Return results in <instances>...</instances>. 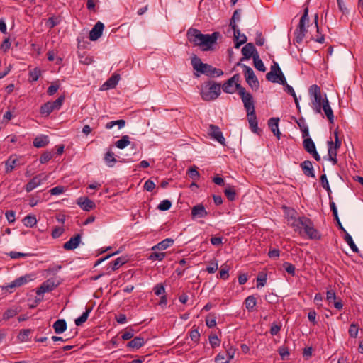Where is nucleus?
Masks as SVG:
<instances>
[{
  "mask_svg": "<svg viewBox=\"0 0 363 363\" xmlns=\"http://www.w3.org/2000/svg\"><path fill=\"white\" fill-rule=\"evenodd\" d=\"M220 36L219 32L203 34L199 30L193 28H190L186 32L189 42L194 46L199 47L202 51L213 50Z\"/></svg>",
  "mask_w": 363,
  "mask_h": 363,
  "instance_id": "1",
  "label": "nucleus"
},
{
  "mask_svg": "<svg viewBox=\"0 0 363 363\" xmlns=\"http://www.w3.org/2000/svg\"><path fill=\"white\" fill-rule=\"evenodd\" d=\"M294 230L301 234V228H303L305 233L311 240H320L321 235L320 233L314 228L313 222L305 216L299 217L291 224Z\"/></svg>",
  "mask_w": 363,
  "mask_h": 363,
  "instance_id": "2",
  "label": "nucleus"
},
{
  "mask_svg": "<svg viewBox=\"0 0 363 363\" xmlns=\"http://www.w3.org/2000/svg\"><path fill=\"white\" fill-rule=\"evenodd\" d=\"M191 64L194 69L198 72L194 73L195 76L199 77L201 74H205L209 77H219L223 74V72L212 65L202 62L201 60L194 55L191 59Z\"/></svg>",
  "mask_w": 363,
  "mask_h": 363,
  "instance_id": "3",
  "label": "nucleus"
},
{
  "mask_svg": "<svg viewBox=\"0 0 363 363\" xmlns=\"http://www.w3.org/2000/svg\"><path fill=\"white\" fill-rule=\"evenodd\" d=\"M266 79L273 83L282 84L284 86V90L289 94L294 91L293 87L287 84L286 78L277 62H274V65L271 66L270 72L266 74Z\"/></svg>",
  "mask_w": 363,
  "mask_h": 363,
  "instance_id": "4",
  "label": "nucleus"
},
{
  "mask_svg": "<svg viewBox=\"0 0 363 363\" xmlns=\"http://www.w3.org/2000/svg\"><path fill=\"white\" fill-rule=\"evenodd\" d=\"M309 94L311 96V104L313 109L317 113H321L322 105L325 103V99H327L325 94H322L320 88L313 84L309 88Z\"/></svg>",
  "mask_w": 363,
  "mask_h": 363,
  "instance_id": "5",
  "label": "nucleus"
},
{
  "mask_svg": "<svg viewBox=\"0 0 363 363\" xmlns=\"http://www.w3.org/2000/svg\"><path fill=\"white\" fill-rule=\"evenodd\" d=\"M309 23L308 18V8L306 7L303 11V13L301 17L299 23L297 26V28L294 31L295 35V41L297 43H301L303 40V38L307 33V26Z\"/></svg>",
  "mask_w": 363,
  "mask_h": 363,
  "instance_id": "6",
  "label": "nucleus"
},
{
  "mask_svg": "<svg viewBox=\"0 0 363 363\" xmlns=\"http://www.w3.org/2000/svg\"><path fill=\"white\" fill-rule=\"evenodd\" d=\"M220 84L216 82H209L201 91V95L205 101H212L220 94Z\"/></svg>",
  "mask_w": 363,
  "mask_h": 363,
  "instance_id": "7",
  "label": "nucleus"
},
{
  "mask_svg": "<svg viewBox=\"0 0 363 363\" xmlns=\"http://www.w3.org/2000/svg\"><path fill=\"white\" fill-rule=\"evenodd\" d=\"M238 94L240 95L242 101L243 102L244 107L247 112L251 113L255 110V104L252 96L250 93L247 92L245 89L241 85L237 86Z\"/></svg>",
  "mask_w": 363,
  "mask_h": 363,
  "instance_id": "8",
  "label": "nucleus"
},
{
  "mask_svg": "<svg viewBox=\"0 0 363 363\" xmlns=\"http://www.w3.org/2000/svg\"><path fill=\"white\" fill-rule=\"evenodd\" d=\"M244 69V74L245 77V79L249 86L252 89L257 90L259 84L257 77L255 76L254 71L252 69L245 65H242Z\"/></svg>",
  "mask_w": 363,
  "mask_h": 363,
  "instance_id": "9",
  "label": "nucleus"
},
{
  "mask_svg": "<svg viewBox=\"0 0 363 363\" xmlns=\"http://www.w3.org/2000/svg\"><path fill=\"white\" fill-rule=\"evenodd\" d=\"M48 175H46L43 173L39 174L34 177L25 186V189L26 192H30L34 189L40 186L43 182L46 181L48 179Z\"/></svg>",
  "mask_w": 363,
  "mask_h": 363,
  "instance_id": "10",
  "label": "nucleus"
},
{
  "mask_svg": "<svg viewBox=\"0 0 363 363\" xmlns=\"http://www.w3.org/2000/svg\"><path fill=\"white\" fill-rule=\"evenodd\" d=\"M303 146L304 150L309 154L312 155L316 161L318 162L320 160V157L316 151L315 143L311 138H307L303 140Z\"/></svg>",
  "mask_w": 363,
  "mask_h": 363,
  "instance_id": "11",
  "label": "nucleus"
},
{
  "mask_svg": "<svg viewBox=\"0 0 363 363\" xmlns=\"http://www.w3.org/2000/svg\"><path fill=\"white\" fill-rule=\"evenodd\" d=\"M208 134L213 139L216 140L222 145L225 143V138L223 135L218 126L211 124L209 125Z\"/></svg>",
  "mask_w": 363,
  "mask_h": 363,
  "instance_id": "12",
  "label": "nucleus"
},
{
  "mask_svg": "<svg viewBox=\"0 0 363 363\" xmlns=\"http://www.w3.org/2000/svg\"><path fill=\"white\" fill-rule=\"evenodd\" d=\"M240 12H241L240 9H236L234 11L233 16L230 21V26L231 27V28L233 30V36L237 39H238V38L240 36V30L238 28V25L236 24V22L239 21L240 20Z\"/></svg>",
  "mask_w": 363,
  "mask_h": 363,
  "instance_id": "13",
  "label": "nucleus"
},
{
  "mask_svg": "<svg viewBox=\"0 0 363 363\" xmlns=\"http://www.w3.org/2000/svg\"><path fill=\"white\" fill-rule=\"evenodd\" d=\"M20 159L16 155H11L5 162L6 173L11 172L16 167L21 166Z\"/></svg>",
  "mask_w": 363,
  "mask_h": 363,
  "instance_id": "14",
  "label": "nucleus"
},
{
  "mask_svg": "<svg viewBox=\"0 0 363 363\" xmlns=\"http://www.w3.org/2000/svg\"><path fill=\"white\" fill-rule=\"evenodd\" d=\"M56 287V284L52 279L44 281L36 291L38 296H43L45 292L52 291Z\"/></svg>",
  "mask_w": 363,
  "mask_h": 363,
  "instance_id": "15",
  "label": "nucleus"
},
{
  "mask_svg": "<svg viewBox=\"0 0 363 363\" xmlns=\"http://www.w3.org/2000/svg\"><path fill=\"white\" fill-rule=\"evenodd\" d=\"M31 280L32 278L30 275L26 274L25 276H22L17 278L16 279L13 281L10 284L7 285L5 287V289H6L7 290L13 289L14 288L21 286L22 285L26 284V283Z\"/></svg>",
  "mask_w": 363,
  "mask_h": 363,
  "instance_id": "16",
  "label": "nucleus"
},
{
  "mask_svg": "<svg viewBox=\"0 0 363 363\" xmlns=\"http://www.w3.org/2000/svg\"><path fill=\"white\" fill-rule=\"evenodd\" d=\"M104 26L101 21H98L89 33V39L92 41L96 40L102 35Z\"/></svg>",
  "mask_w": 363,
  "mask_h": 363,
  "instance_id": "17",
  "label": "nucleus"
},
{
  "mask_svg": "<svg viewBox=\"0 0 363 363\" xmlns=\"http://www.w3.org/2000/svg\"><path fill=\"white\" fill-rule=\"evenodd\" d=\"M247 119L250 128L253 133L259 134L261 130L258 128V122L255 114V111L247 112Z\"/></svg>",
  "mask_w": 363,
  "mask_h": 363,
  "instance_id": "18",
  "label": "nucleus"
},
{
  "mask_svg": "<svg viewBox=\"0 0 363 363\" xmlns=\"http://www.w3.org/2000/svg\"><path fill=\"white\" fill-rule=\"evenodd\" d=\"M81 238L82 236L80 234L75 235L63 245V248L66 250H72L76 249L81 242Z\"/></svg>",
  "mask_w": 363,
  "mask_h": 363,
  "instance_id": "19",
  "label": "nucleus"
},
{
  "mask_svg": "<svg viewBox=\"0 0 363 363\" xmlns=\"http://www.w3.org/2000/svg\"><path fill=\"white\" fill-rule=\"evenodd\" d=\"M207 215L208 212L202 204L196 205L191 208L192 218H201L206 217Z\"/></svg>",
  "mask_w": 363,
  "mask_h": 363,
  "instance_id": "20",
  "label": "nucleus"
},
{
  "mask_svg": "<svg viewBox=\"0 0 363 363\" xmlns=\"http://www.w3.org/2000/svg\"><path fill=\"white\" fill-rule=\"evenodd\" d=\"M77 204L86 211H89L95 207V203L87 197L79 198L77 199Z\"/></svg>",
  "mask_w": 363,
  "mask_h": 363,
  "instance_id": "21",
  "label": "nucleus"
},
{
  "mask_svg": "<svg viewBox=\"0 0 363 363\" xmlns=\"http://www.w3.org/2000/svg\"><path fill=\"white\" fill-rule=\"evenodd\" d=\"M258 53L254 45L252 43H247L242 48V54L246 59H250L251 57H254V55Z\"/></svg>",
  "mask_w": 363,
  "mask_h": 363,
  "instance_id": "22",
  "label": "nucleus"
},
{
  "mask_svg": "<svg viewBox=\"0 0 363 363\" xmlns=\"http://www.w3.org/2000/svg\"><path fill=\"white\" fill-rule=\"evenodd\" d=\"M303 174L307 177H315L314 169L310 160H305L301 164Z\"/></svg>",
  "mask_w": 363,
  "mask_h": 363,
  "instance_id": "23",
  "label": "nucleus"
},
{
  "mask_svg": "<svg viewBox=\"0 0 363 363\" xmlns=\"http://www.w3.org/2000/svg\"><path fill=\"white\" fill-rule=\"evenodd\" d=\"M279 121L278 118H271L268 121V125L270 128L272 132L277 136L278 139L280 138L281 133L279 130Z\"/></svg>",
  "mask_w": 363,
  "mask_h": 363,
  "instance_id": "24",
  "label": "nucleus"
},
{
  "mask_svg": "<svg viewBox=\"0 0 363 363\" xmlns=\"http://www.w3.org/2000/svg\"><path fill=\"white\" fill-rule=\"evenodd\" d=\"M322 110L324 111L328 120L330 123H334L333 111L330 106L328 99H325V103L322 105Z\"/></svg>",
  "mask_w": 363,
  "mask_h": 363,
  "instance_id": "25",
  "label": "nucleus"
},
{
  "mask_svg": "<svg viewBox=\"0 0 363 363\" xmlns=\"http://www.w3.org/2000/svg\"><path fill=\"white\" fill-rule=\"evenodd\" d=\"M55 333L61 334L67 330V323L64 319L57 320L52 325Z\"/></svg>",
  "mask_w": 363,
  "mask_h": 363,
  "instance_id": "26",
  "label": "nucleus"
},
{
  "mask_svg": "<svg viewBox=\"0 0 363 363\" xmlns=\"http://www.w3.org/2000/svg\"><path fill=\"white\" fill-rule=\"evenodd\" d=\"M328 157L329 160L333 162V164H337V148L333 147V142L332 140L328 141Z\"/></svg>",
  "mask_w": 363,
  "mask_h": 363,
  "instance_id": "27",
  "label": "nucleus"
},
{
  "mask_svg": "<svg viewBox=\"0 0 363 363\" xmlns=\"http://www.w3.org/2000/svg\"><path fill=\"white\" fill-rule=\"evenodd\" d=\"M174 243V240L171 238H167L159 242L157 245L152 247V250H166L167 247L172 245Z\"/></svg>",
  "mask_w": 363,
  "mask_h": 363,
  "instance_id": "28",
  "label": "nucleus"
},
{
  "mask_svg": "<svg viewBox=\"0 0 363 363\" xmlns=\"http://www.w3.org/2000/svg\"><path fill=\"white\" fill-rule=\"evenodd\" d=\"M49 143L48 138L46 135H40L36 137L33 140V145L37 147H43L47 145Z\"/></svg>",
  "mask_w": 363,
  "mask_h": 363,
  "instance_id": "29",
  "label": "nucleus"
},
{
  "mask_svg": "<svg viewBox=\"0 0 363 363\" xmlns=\"http://www.w3.org/2000/svg\"><path fill=\"white\" fill-rule=\"evenodd\" d=\"M145 344V340L143 337H135L129 342L127 346L133 349H139Z\"/></svg>",
  "mask_w": 363,
  "mask_h": 363,
  "instance_id": "30",
  "label": "nucleus"
},
{
  "mask_svg": "<svg viewBox=\"0 0 363 363\" xmlns=\"http://www.w3.org/2000/svg\"><path fill=\"white\" fill-rule=\"evenodd\" d=\"M130 137L127 135H123L120 140L115 143V146L119 149H123L130 144Z\"/></svg>",
  "mask_w": 363,
  "mask_h": 363,
  "instance_id": "31",
  "label": "nucleus"
},
{
  "mask_svg": "<svg viewBox=\"0 0 363 363\" xmlns=\"http://www.w3.org/2000/svg\"><path fill=\"white\" fill-rule=\"evenodd\" d=\"M92 308L89 307L86 308V311L82 313V315L75 320V324L77 326L82 325L84 323H85L89 317V313H91Z\"/></svg>",
  "mask_w": 363,
  "mask_h": 363,
  "instance_id": "32",
  "label": "nucleus"
},
{
  "mask_svg": "<svg viewBox=\"0 0 363 363\" xmlns=\"http://www.w3.org/2000/svg\"><path fill=\"white\" fill-rule=\"evenodd\" d=\"M54 111L53 106H52L50 101H48L40 107V114L44 116H48Z\"/></svg>",
  "mask_w": 363,
  "mask_h": 363,
  "instance_id": "33",
  "label": "nucleus"
},
{
  "mask_svg": "<svg viewBox=\"0 0 363 363\" xmlns=\"http://www.w3.org/2000/svg\"><path fill=\"white\" fill-rule=\"evenodd\" d=\"M223 89L225 92L228 94H233L238 91L236 86L230 79H228L226 82L223 84Z\"/></svg>",
  "mask_w": 363,
  "mask_h": 363,
  "instance_id": "34",
  "label": "nucleus"
},
{
  "mask_svg": "<svg viewBox=\"0 0 363 363\" xmlns=\"http://www.w3.org/2000/svg\"><path fill=\"white\" fill-rule=\"evenodd\" d=\"M344 239H345V241L348 244V245L350 247L351 250L354 252H359L358 247H357V245L354 242L351 235L347 232H345V235Z\"/></svg>",
  "mask_w": 363,
  "mask_h": 363,
  "instance_id": "35",
  "label": "nucleus"
},
{
  "mask_svg": "<svg viewBox=\"0 0 363 363\" xmlns=\"http://www.w3.org/2000/svg\"><path fill=\"white\" fill-rule=\"evenodd\" d=\"M23 223L25 226L32 228L36 224L37 220L35 216L28 215L23 218Z\"/></svg>",
  "mask_w": 363,
  "mask_h": 363,
  "instance_id": "36",
  "label": "nucleus"
},
{
  "mask_svg": "<svg viewBox=\"0 0 363 363\" xmlns=\"http://www.w3.org/2000/svg\"><path fill=\"white\" fill-rule=\"evenodd\" d=\"M245 303L246 308L249 311H253L255 306H256V298L253 296H249L248 297L246 298Z\"/></svg>",
  "mask_w": 363,
  "mask_h": 363,
  "instance_id": "37",
  "label": "nucleus"
},
{
  "mask_svg": "<svg viewBox=\"0 0 363 363\" xmlns=\"http://www.w3.org/2000/svg\"><path fill=\"white\" fill-rule=\"evenodd\" d=\"M225 195L229 201H234L235 199L236 193L235 187L233 186H228L224 191Z\"/></svg>",
  "mask_w": 363,
  "mask_h": 363,
  "instance_id": "38",
  "label": "nucleus"
},
{
  "mask_svg": "<svg viewBox=\"0 0 363 363\" xmlns=\"http://www.w3.org/2000/svg\"><path fill=\"white\" fill-rule=\"evenodd\" d=\"M254 66L257 69L261 72H264L266 70V68L264 65L263 62L259 59L258 53H256V55H254Z\"/></svg>",
  "mask_w": 363,
  "mask_h": 363,
  "instance_id": "39",
  "label": "nucleus"
},
{
  "mask_svg": "<svg viewBox=\"0 0 363 363\" xmlns=\"http://www.w3.org/2000/svg\"><path fill=\"white\" fill-rule=\"evenodd\" d=\"M18 311H19L18 310L17 308H9L3 314V319L9 320V318L16 316L18 314Z\"/></svg>",
  "mask_w": 363,
  "mask_h": 363,
  "instance_id": "40",
  "label": "nucleus"
},
{
  "mask_svg": "<svg viewBox=\"0 0 363 363\" xmlns=\"http://www.w3.org/2000/svg\"><path fill=\"white\" fill-rule=\"evenodd\" d=\"M129 260L128 256H121L115 259V269L121 267Z\"/></svg>",
  "mask_w": 363,
  "mask_h": 363,
  "instance_id": "41",
  "label": "nucleus"
},
{
  "mask_svg": "<svg viewBox=\"0 0 363 363\" xmlns=\"http://www.w3.org/2000/svg\"><path fill=\"white\" fill-rule=\"evenodd\" d=\"M247 39L246 35L244 34L241 35V33H240V36H239L238 39H237L234 37L235 48H239L240 47V45L245 43L247 42Z\"/></svg>",
  "mask_w": 363,
  "mask_h": 363,
  "instance_id": "42",
  "label": "nucleus"
},
{
  "mask_svg": "<svg viewBox=\"0 0 363 363\" xmlns=\"http://www.w3.org/2000/svg\"><path fill=\"white\" fill-rule=\"evenodd\" d=\"M64 100L65 96H60L55 101H50L52 106H53V109L59 110L61 108Z\"/></svg>",
  "mask_w": 363,
  "mask_h": 363,
  "instance_id": "43",
  "label": "nucleus"
},
{
  "mask_svg": "<svg viewBox=\"0 0 363 363\" xmlns=\"http://www.w3.org/2000/svg\"><path fill=\"white\" fill-rule=\"evenodd\" d=\"M60 21L57 17H50L46 22V26L50 29L53 28L55 26L60 23Z\"/></svg>",
  "mask_w": 363,
  "mask_h": 363,
  "instance_id": "44",
  "label": "nucleus"
},
{
  "mask_svg": "<svg viewBox=\"0 0 363 363\" xmlns=\"http://www.w3.org/2000/svg\"><path fill=\"white\" fill-rule=\"evenodd\" d=\"M320 181L322 184V186L328 191V194L330 195L331 193V189L330 188L326 175H321L320 177Z\"/></svg>",
  "mask_w": 363,
  "mask_h": 363,
  "instance_id": "45",
  "label": "nucleus"
},
{
  "mask_svg": "<svg viewBox=\"0 0 363 363\" xmlns=\"http://www.w3.org/2000/svg\"><path fill=\"white\" fill-rule=\"evenodd\" d=\"M257 287L264 286L267 281V274H265L264 272L259 273L257 278Z\"/></svg>",
  "mask_w": 363,
  "mask_h": 363,
  "instance_id": "46",
  "label": "nucleus"
},
{
  "mask_svg": "<svg viewBox=\"0 0 363 363\" xmlns=\"http://www.w3.org/2000/svg\"><path fill=\"white\" fill-rule=\"evenodd\" d=\"M359 328L356 323H352L349 328V335L351 337L355 338L358 335Z\"/></svg>",
  "mask_w": 363,
  "mask_h": 363,
  "instance_id": "47",
  "label": "nucleus"
},
{
  "mask_svg": "<svg viewBox=\"0 0 363 363\" xmlns=\"http://www.w3.org/2000/svg\"><path fill=\"white\" fill-rule=\"evenodd\" d=\"M172 206V203L169 200H163L159 205L157 208L160 211H164L169 210Z\"/></svg>",
  "mask_w": 363,
  "mask_h": 363,
  "instance_id": "48",
  "label": "nucleus"
},
{
  "mask_svg": "<svg viewBox=\"0 0 363 363\" xmlns=\"http://www.w3.org/2000/svg\"><path fill=\"white\" fill-rule=\"evenodd\" d=\"M113 88V74L101 86L100 90L104 91Z\"/></svg>",
  "mask_w": 363,
  "mask_h": 363,
  "instance_id": "49",
  "label": "nucleus"
},
{
  "mask_svg": "<svg viewBox=\"0 0 363 363\" xmlns=\"http://www.w3.org/2000/svg\"><path fill=\"white\" fill-rule=\"evenodd\" d=\"M30 80L32 82L37 81L40 76V70L38 68H35L33 70L30 71Z\"/></svg>",
  "mask_w": 363,
  "mask_h": 363,
  "instance_id": "50",
  "label": "nucleus"
},
{
  "mask_svg": "<svg viewBox=\"0 0 363 363\" xmlns=\"http://www.w3.org/2000/svg\"><path fill=\"white\" fill-rule=\"evenodd\" d=\"M187 174L189 176V177H191L194 180L198 179L199 178V176H200V174H199V172L197 171L196 167H190L188 169Z\"/></svg>",
  "mask_w": 363,
  "mask_h": 363,
  "instance_id": "51",
  "label": "nucleus"
},
{
  "mask_svg": "<svg viewBox=\"0 0 363 363\" xmlns=\"http://www.w3.org/2000/svg\"><path fill=\"white\" fill-rule=\"evenodd\" d=\"M9 255L11 259H18L21 257H26L31 256V254L30 253H22V252H18L11 251L9 253Z\"/></svg>",
  "mask_w": 363,
  "mask_h": 363,
  "instance_id": "52",
  "label": "nucleus"
},
{
  "mask_svg": "<svg viewBox=\"0 0 363 363\" xmlns=\"http://www.w3.org/2000/svg\"><path fill=\"white\" fill-rule=\"evenodd\" d=\"M105 162L109 167L113 166V153L111 150L109 149L104 157Z\"/></svg>",
  "mask_w": 363,
  "mask_h": 363,
  "instance_id": "53",
  "label": "nucleus"
},
{
  "mask_svg": "<svg viewBox=\"0 0 363 363\" xmlns=\"http://www.w3.org/2000/svg\"><path fill=\"white\" fill-rule=\"evenodd\" d=\"M60 88V84L57 82L52 83L47 90V93L49 96L55 94Z\"/></svg>",
  "mask_w": 363,
  "mask_h": 363,
  "instance_id": "54",
  "label": "nucleus"
},
{
  "mask_svg": "<svg viewBox=\"0 0 363 363\" xmlns=\"http://www.w3.org/2000/svg\"><path fill=\"white\" fill-rule=\"evenodd\" d=\"M53 155L51 152H45L40 157V162L45 164L52 159Z\"/></svg>",
  "mask_w": 363,
  "mask_h": 363,
  "instance_id": "55",
  "label": "nucleus"
},
{
  "mask_svg": "<svg viewBox=\"0 0 363 363\" xmlns=\"http://www.w3.org/2000/svg\"><path fill=\"white\" fill-rule=\"evenodd\" d=\"M208 339H209V342L213 348H214L216 347H218L220 345V340L218 339L217 335H210Z\"/></svg>",
  "mask_w": 363,
  "mask_h": 363,
  "instance_id": "56",
  "label": "nucleus"
},
{
  "mask_svg": "<svg viewBox=\"0 0 363 363\" xmlns=\"http://www.w3.org/2000/svg\"><path fill=\"white\" fill-rule=\"evenodd\" d=\"M31 333V330L30 329H26L23 330L20 332L18 335V338L21 341H27L28 340V336Z\"/></svg>",
  "mask_w": 363,
  "mask_h": 363,
  "instance_id": "57",
  "label": "nucleus"
},
{
  "mask_svg": "<svg viewBox=\"0 0 363 363\" xmlns=\"http://www.w3.org/2000/svg\"><path fill=\"white\" fill-rule=\"evenodd\" d=\"M228 271L229 267L228 266H225L223 268H221V269L219 272V278L223 280H226L229 277Z\"/></svg>",
  "mask_w": 363,
  "mask_h": 363,
  "instance_id": "58",
  "label": "nucleus"
},
{
  "mask_svg": "<svg viewBox=\"0 0 363 363\" xmlns=\"http://www.w3.org/2000/svg\"><path fill=\"white\" fill-rule=\"evenodd\" d=\"M15 215H16L15 211H13L12 210L7 211L5 213V216L9 223H13L15 222V220H16Z\"/></svg>",
  "mask_w": 363,
  "mask_h": 363,
  "instance_id": "59",
  "label": "nucleus"
},
{
  "mask_svg": "<svg viewBox=\"0 0 363 363\" xmlns=\"http://www.w3.org/2000/svg\"><path fill=\"white\" fill-rule=\"evenodd\" d=\"M285 270L291 275H294L295 274V267L294 264L289 263V262H284L283 264Z\"/></svg>",
  "mask_w": 363,
  "mask_h": 363,
  "instance_id": "60",
  "label": "nucleus"
},
{
  "mask_svg": "<svg viewBox=\"0 0 363 363\" xmlns=\"http://www.w3.org/2000/svg\"><path fill=\"white\" fill-rule=\"evenodd\" d=\"M65 191V187L62 186H55L50 190L51 195H60Z\"/></svg>",
  "mask_w": 363,
  "mask_h": 363,
  "instance_id": "61",
  "label": "nucleus"
},
{
  "mask_svg": "<svg viewBox=\"0 0 363 363\" xmlns=\"http://www.w3.org/2000/svg\"><path fill=\"white\" fill-rule=\"evenodd\" d=\"M165 257V253L164 252H153L150 256V259L152 260H162Z\"/></svg>",
  "mask_w": 363,
  "mask_h": 363,
  "instance_id": "62",
  "label": "nucleus"
},
{
  "mask_svg": "<svg viewBox=\"0 0 363 363\" xmlns=\"http://www.w3.org/2000/svg\"><path fill=\"white\" fill-rule=\"evenodd\" d=\"M153 290L155 295L157 296H160L164 294L165 291L164 287L162 284H157V285H155Z\"/></svg>",
  "mask_w": 363,
  "mask_h": 363,
  "instance_id": "63",
  "label": "nucleus"
},
{
  "mask_svg": "<svg viewBox=\"0 0 363 363\" xmlns=\"http://www.w3.org/2000/svg\"><path fill=\"white\" fill-rule=\"evenodd\" d=\"M206 324L208 328H213V327L216 326V318L213 316L208 315L206 318Z\"/></svg>",
  "mask_w": 363,
  "mask_h": 363,
  "instance_id": "64",
  "label": "nucleus"
}]
</instances>
